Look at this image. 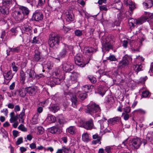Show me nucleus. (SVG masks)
Returning a JSON list of instances; mask_svg holds the SVG:
<instances>
[{
  "label": "nucleus",
  "mask_w": 153,
  "mask_h": 153,
  "mask_svg": "<svg viewBox=\"0 0 153 153\" xmlns=\"http://www.w3.org/2000/svg\"><path fill=\"white\" fill-rule=\"evenodd\" d=\"M146 15L145 16L141 17L137 19L133 18L129 19H128V22L129 26L131 27H134L135 26V25H138L142 24L146 20L151 17L152 14L147 13H146Z\"/></svg>",
  "instance_id": "nucleus-1"
},
{
  "label": "nucleus",
  "mask_w": 153,
  "mask_h": 153,
  "mask_svg": "<svg viewBox=\"0 0 153 153\" xmlns=\"http://www.w3.org/2000/svg\"><path fill=\"white\" fill-rule=\"evenodd\" d=\"M85 112L89 114L93 117H97L100 116L101 109L98 105L93 103L88 106L85 110Z\"/></svg>",
  "instance_id": "nucleus-2"
},
{
  "label": "nucleus",
  "mask_w": 153,
  "mask_h": 153,
  "mask_svg": "<svg viewBox=\"0 0 153 153\" xmlns=\"http://www.w3.org/2000/svg\"><path fill=\"white\" fill-rule=\"evenodd\" d=\"M62 39L59 35L57 34L53 37H50L48 41V43L51 47L55 49L58 48L59 41L62 40Z\"/></svg>",
  "instance_id": "nucleus-3"
},
{
  "label": "nucleus",
  "mask_w": 153,
  "mask_h": 153,
  "mask_svg": "<svg viewBox=\"0 0 153 153\" xmlns=\"http://www.w3.org/2000/svg\"><path fill=\"white\" fill-rule=\"evenodd\" d=\"M132 60V58L131 56L125 55L122 60L119 62L117 65L118 68L122 69L127 66L128 65L129 62Z\"/></svg>",
  "instance_id": "nucleus-4"
},
{
  "label": "nucleus",
  "mask_w": 153,
  "mask_h": 153,
  "mask_svg": "<svg viewBox=\"0 0 153 153\" xmlns=\"http://www.w3.org/2000/svg\"><path fill=\"white\" fill-rule=\"evenodd\" d=\"M144 59L140 56H137L135 60L136 65L133 66L134 70L138 72L141 70Z\"/></svg>",
  "instance_id": "nucleus-5"
},
{
  "label": "nucleus",
  "mask_w": 153,
  "mask_h": 153,
  "mask_svg": "<svg viewBox=\"0 0 153 153\" xmlns=\"http://www.w3.org/2000/svg\"><path fill=\"white\" fill-rule=\"evenodd\" d=\"M56 76L51 78L50 80L48 82L49 84L51 87L56 84H59L63 80V79L60 78L59 74L55 72Z\"/></svg>",
  "instance_id": "nucleus-6"
},
{
  "label": "nucleus",
  "mask_w": 153,
  "mask_h": 153,
  "mask_svg": "<svg viewBox=\"0 0 153 153\" xmlns=\"http://www.w3.org/2000/svg\"><path fill=\"white\" fill-rule=\"evenodd\" d=\"M74 60L76 65L82 67H84L89 62H88L85 63L83 61L82 55L81 53H78L76 55L74 58Z\"/></svg>",
  "instance_id": "nucleus-7"
},
{
  "label": "nucleus",
  "mask_w": 153,
  "mask_h": 153,
  "mask_svg": "<svg viewBox=\"0 0 153 153\" xmlns=\"http://www.w3.org/2000/svg\"><path fill=\"white\" fill-rule=\"evenodd\" d=\"M12 16L18 23L22 22L25 18L24 14L20 11H15L12 13Z\"/></svg>",
  "instance_id": "nucleus-8"
},
{
  "label": "nucleus",
  "mask_w": 153,
  "mask_h": 153,
  "mask_svg": "<svg viewBox=\"0 0 153 153\" xmlns=\"http://www.w3.org/2000/svg\"><path fill=\"white\" fill-rule=\"evenodd\" d=\"M73 48L72 46L65 45L64 47L59 53V56L62 58L64 57L67 54L72 51Z\"/></svg>",
  "instance_id": "nucleus-9"
},
{
  "label": "nucleus",
  "mask_w": 153,
  "mask_h": 153,
  "mask_svg": "<svg viewBox=\"0 0 153 153\" xmlns=\"http://www.w3.org/2000/svg\"><path fill=\"white\" fill-rule=\"evenodd\" d=\"M112 40L107 38L105 39L102 43V49L108 51L110 49L113 48V45L111 44Z\"/></svg>",
  "instance_id": "nucleus-10"
},
{
  "label": "nucleus",
  "mask_w": 153,
  "mask_h": 153,
  "mask_svg": "<svg viewBox=\"0 0 153 153\" xmlns=\"http://www.w3.org/2000/svg\"><path fill=\"white\" fill-rule=\"evenodd\" d=\"M131 143L134 149H137L142 144V141L140 138H135L131 140Z\"/></svg>",
  "instance_id": "nucleus-11"
},
{
  "label": "nucleus",
  "mask_w": 153,
  "mask_h": 153,
  "mask_svg": "<svg viewBox=\"0 0 153 153\" xmlns=\"http://www.w3.org/2000/svg\"><path fill=\"white\" fill-rule=\"evenodd\" d=\"M26 73L29 76L28 79L30 82L33 81L34 79L36 78V76H38L36 75L34 71L32 69L27 70Z\"/></svg>",
  "instance_id": "nucleus-12"
},
{
  "label": "nucleus",
  "mask_w": 153,
  "mask_h": 153,
  "mask_svg": "<svg viewBox=\"0 0 153 153\" xmlns=\"http://www.w3.org/2000/svg\"><path fill=\"white\" fill-rule=\"evenodd\" d=\"M83 127L87 130H91L92 129L94 126L93 121L92 119H90L85 122L82 121L81 122Z\"/></svg>",
  "instance_id": "nucleus-13"
},
{
  "label": "nucleus",
  "mask_w": 153,
  "mask_h": 153,
  "mask_svg": "<svg viewBox=\"0 0 153 153\" xmlns=\"http://www.w3.org/2000/svg\"><path fill=\"white\" fill-rule=\"evenodd\" d=\"M74 66L69 62H64L62 65V68L66 72H69L73 69Z\"/></svg>",
  "instance_id": "nucleus-14"
},
{
  "label": "nucleus",
  "mask_w": 153,
  "mask_h": 153,
  "mask_svg": "<svg viewBox=\"0 0 153 153\" xmlns=\"http://www.w3.org/2000/svg\"><path fill=\"white\" fill-rule=\"evenodd\" d=\"M124 4L127 6H129V9L131 11L135 8V3L132 2L131 0H124Z\"/></svg>",
  "instance_id": "nucleus-15"
},
{
  "label": "nucleus",
  "mask_w": 153,
  "mask_h": 153,
  "mask_svg": "<svg viewBox=\"0 0 153 153\" xmlns=\"http://www.w3.org/2000/svg\"><path fill=\"white\" fill-rule=\"evenodd\" d=\"M19 9L20 10V11L24 14V16L25 17L26 16L27 17L30 12V10L28 8L24 6H20L19 7Z\"/></svg>",
  "instance_id": "nucleus-16"
},
{
  "label": "nucleus",
  "mask_w": 153,
  "mask_h": 153,
  "mask_svg": "<svg viewBox=\"0 0 153 153\" xmlns=\"http://www.w3.org/2000/svg\"><path fill=\"white\" fill-rule=\"evenodd\" d=\"M4 78L7 80H10L13 77V75L12 71L10 70L7 72H4L3 74Z\"/></svg>",
  "instance_id": "nucleus-17"
},
{
  "label": "nucleus",
  "mask_w": 153,
  "mask_h": 153,
  "mask_svg": "<svg viewBox=\"0 0 153 153\" xmlns=\"http://www.w3.org/2000/svg\"><path fill=\"white\" fill-rule=\"evenodd\" d=\"M57 117L60 127H62L64 124L66 123L64 117L62 114H59Z\"/></svg>",
  "instance_id": "nucleus-18"
},
{
  "label": "nucleus",
  "mask_w": 153,
  "mask_h": 153,
  "mask_svg": "<svg viewBox=\"0 0 153 153\" xmlns=\"http://www.w3.org/2000/svg\"><path fill=\"white\" fill-rule=\"evenodd\" d=\"M10 121L11 123H13L14 122L17 121L19 119V115L17 114L15 115L14 112L13 111L10 113Z\"/></svg>",
  "instance_id": "nucleus-19"
},
{
  "label": "nucleus",
  "mask_w": 153,
  "mask_h": 153,
  "mask_svg": "<svg viewBox=\"0 0 153 153\" xmlns=\"http://www.w3.org/2000/svg\"><path fill=\"white\" fill-rule=\"evenodd\" d=\"M79 75V74L76 72H74L71 73L70 75V80L71 82H76L77 79Z\"/></svg>",
  "instance_id": "nucleus-20"
},
{
  "label": "nucleus",
  "mask_w": 153,
  "mask_h": 153,
  "mask_svg": "<svg viewBox=\"0 0 153 153\" xmlns=\"http://www.w3.org/2000/svg\"><path fill=\"white\" fill-rule=\"evenodd\" d=\"M0 11L2 14L4 15H7L9 13L8 7L4 5L0 7Z\"/></svg>",
  "instance_id": "nucleus-21"
},
{
  "label": "nucleus",
  "mask_w": 153,
  "mask_h": 153,
  "mask_svg": "<svg viewBox=\"0 0 153 153\" xmlns=\"http://www.w3.org/2000/svg\"><path fill=\"white\" fill-rule=\"evenodd\" d=\"M71 100L72 102V105L73 106L74 108H76L78 104V102L76 97L75 95H72Z\"/></svg>",
  "instance_id": "nucleus-22"
},
{
  "label": "nucleus",
  "mask_w": 153,
  "mask_h": 153,
  "mask_svg": "<svg viewBox=\"0 0 153 153\" xmlns=\"http://www.w3.org/2000/svg\"><path fill=\"white\" fill-rule=\"evenodd\" d=\"M143 6L146 8L151 7L153 4L152 0H146L143 3Z\"/></svg>",
  "instance_id": "nucleus-23"
},
{
  "label": "nucleus",
  "mask_w": 153,
  "mask_h": 153,
  "mask_svg": "<svg viewBox=\"0 0 153 153\" xmlns=\"http://www.w3.org/2000/svg\"><path fill=\"white\" fill-rule=\"evenodd\" d=\"M65 18L67 21L69 22L73 21L74 19L73 14L69 12H68V13L66 14Z\"/></svg>",
  "instance_id": "nucleus-24"
},
{
  "label": "nucleus",
  "mask_w": 153,
  "mask_h": 153,
  "mask_svg": "<svg viewBox=\"0 0 153 153\" xmlns=\"http://www.w3.org/2000/svg\"><path fill=\"white\" fill-rule=\"evenodd\" d=\"M46 120L48 123L50 124L55 122L56 118L54 116L51 114H49Z\"/></svg>",
  "instance_id": "nucleus-25"
},
{
  "label": "nucleus",
  "mask_w": 153,
  "mask_h": 153,
  "mask_svg": "<svg viewBox=\"0 0 153 153\" xmlns=\"http://www.w3.org/2000/svg\"><path fill=\"white\" fill-rule=\"evenodd\" d=\"M27 93L30 95H33L35 94L36 89L33 87H28L26 88Z\"/></svg>",
  "instance_id": "nucleus-26"
},
{
  "label": "nucleus",
  "mask_w": 153,
  "mask_h": 153,
  "mask_svg": "<svg viewBox=\"0 0 153 153\" xmlns=\"http://www.w3.org/2000/svg\"><path fill=\"white\" fill-rule=\"evenodd\" d=\"M138 40L140 43L141 45H142V43L143 41H144L146 39L145 36L142 33H139L137 35Z\"/></svg>",
  "instance_id": "nucleus-27"
},
{
  "label": "nucleus",
  "mask_w": 153,
  "mask_h": 153,
  "mask_svg": "<svg viewBox=\"0 0 153 153\" xmlns=\"http://www.w3.org/2000/svg\"><path fill=\"white\" fill-rule=\"evenodd\" d=\"M82 139L83 141L86 142H88L90 140L89 136L87 133H85L82 134Z\"/></svg>",
  "instance_id": "nucleus-28"
},
{
  "label": "nucleus",
  "mask_w": 153,
  "mask_h": 153,
  "mask_svg": "<svg viewBox=\"0 0 153 153\" xmlns=\"http://www.w3.org/2000/svg\"><path fill=\"white\" fill-rule=\"evenodd\" d=\"M42 135V136L40 137V138L43 140H45V137L44 134V129L42 126H39V135Z\"/></svg>",
  "instance_id": "nucleus-29"
},
{
  "label": "nucleus",
  "mask_w": 153,
  "mask_h": 153,
  "mask_svg": "<svg viewBox=\"0 0 153 153\" xmlns=\"http://www.w3.org/2000/svg\"><path fill=\"white\" fill-rule=\"evenodd\" d=\"M18 92L19 94L22 97H24L27 93L26 88L21 89Z\"/></svg>",
  "instance_id": "nucleus-30"
},
{
  "label": "nucleus",
  "mask_w": 153,
  "mask_h": 153,
  "mask_svg": "<svg viewBox=\"0 0 153 153\" xmlns=\"http://www.w3.org/2000/svg\"><path fill=\"white\" fill-rule=\"evenodd\" d=\"M98 93L100 94L103 96L105 94L106 90L105 89L103 86L100 85L99 86L98 88Z\"/></svg>",
  "instance_id": "nucleus-31"
},
{
  "label": "nucleus",
  "mask_w": 153,
  "mask_h": 153,
  "mask_svg": "<svg viewBox=\"0 0 153 153\" xmlns=\"http://www.w3.org/2000/svg\"><path fill=\"white\" fill-rule=\"evenodd\" d=\"M22 29L26 32L30 33L32 31V27L27 24L24 25Z\"/></svg>",
  "instance_id": "nucleus-32"
},
{
  "label": "nucleus",
  "mask_w": 153,
  "mask_h": 153,
  "mask_svg": "<svg viewBox=\"0 0 153 153\" xmlns=\"http://www.w3.org/2000/svg\"><path fill=\"white\" fill-rule=\"evenodd\" d=\"M25 109L24 108L23 109L22 112L20 113V114L19 115V118H20L19 119V121H21V122L22 123H23L24 121V120L23 118L24 116L25 115Z\"/></svg>",
  "instance_id": "nucleus-33"
},
{
  "label": "nucleus",
  "mask_w": 153,
  "mask_h": 153,
  "mask_svg": "<svg viewBox=\"0 0 153 153\" xmlns=\"http://www.w3.org/2000/svg\"><path fill=\"white\" fill-rule=\"evenodd\" d=\"M49 108L51 111L53 112L57 111L59 109V107L56 105H52L51 106L49 107Z\"/></svg>",
  "instance_id": "nucleus-34"
},
{
  "label": "nucleus",
  "mask_w": 153,
  "mask_h": 153,
  "mask_svg": "<svg viewBox=\"0 0 153 153\" xmlns=\"http://www.w3.org/2000/svg\"><path fill=\"white\" fill-rule=\"evenodd\" d=\"M10 52L13 53H19L20 52V49L19 47H17L14 48H9Z\"/></svg>",
  "instance_id": "nucleus-35"
},
{
  "label": "nucleus",
  "mask_w": 153,
  "mask_h": 153,
  "mask_svg": "<svg viewBox=\"0 0 153 153\" xmlns=\"http://www.w3.org/2000/svg\"><path fill=\"white\" fill-rule=\"evenodd\" d=\"M59 130V129L57 127L55 126L52 127L49 129V131L52 134H55Z\"/></svg>",
  "instance_id": "nucleus-36"
},
{
  "label": "nucleus",
  "mask_w": 153,
  "mask_h": 153,
  "mask_svg": "<svg viewBox=\"0 0 153 153\" xmlns=\"http://www.w3.org/2000/svg\"><path fill=\"white\" fill-rule=\"evenodd\" d=\"M12 0H3V5L9 7L12 5Z\"/></svg>",
  "instance_id": "nucleus-37"
},
{
  "label": "nucleus",
  "mask_w": 153,
  "mask_h": 153,
  "mask_svg": "<svg viewBox=\"0 0 153 153\" xmlns=\"http://www.w3.org/2000/svg\"><path fill=\"white\" fill-rule=\"evenodd\" d=\"M75 127L74 126H70L68 129V132L72 134L75 133Z\"/></svg>",
  "instance_id": "nucleus-38"
},
{
  "label": "nucleus",
  "mask_w": 153,
  "mask_h": 153,
  "mask_svg": "<svg viewBox=\"0 0 153 153\" xmlns=\"http://www.w3.org/2000/svg\"><path fill=\"white\" fill-rule=\"evenodd\" d=\"M87 94L85 93H80L78 96L79 98L81 100H84L86 97Z\"/></svg>",
  "instance_id": "nucleus-39"
},
{
  "label": "nucleus",
  "mask_w": 153,
  "mask_h": 153,
  "mask_svg": "<svg viewBox=\"0 0 153 153\" xmlns=\"http://www.w3.org/2000/svg\"><path fill=\"white\" fill-rule=\"evenodd\" d=\"M26 78L25 74L23 71H20V79L24 83Z\"/></svg>",
  "instance_id": "nucleus-40"
},
{
  "label": "nucleus",
  "mask_w": 153,
  "mask_h": 153,
  "mask_svg": "<svg viewBox=\"0 0 153 153\" xmlns=\"http://www.w3.org/2000/svg\"><path fill=\"white\" fill-rule=\"evenodd\" d=\"M91 85H85L83 87L82 89L85 91V93H87L88 92V90H91Z\"/></svg>",
  "instance_id": "nucleus-41"
},
{
  "label": "nucleus",
  "mask_w": 153,
  "mask_h": 153,
  "mask_svg": "<svg viewBox=\"0 0 153 153\" xmlns=\"http://www.w3.org/2000/svg\"><path fill=\"white\" fill-rule=\"evenodd\" d=\"M53 64L51 61H48L46 65V66L48 70L51 69L53 67Z\"/></svg>",
  "instance_id": "nucleus-42"
},
{
  "label": "nucleus",
  "mask_w": 153,
  "mask_h": 153,
  "mask_svg": "<svg viewBox=\"0 0 153 153\" xmlns=\"http://www.w3.org/2000/svg\"><path fill=\"white\" fill-rule=\"evenodd\" d=\"M38 114L35 115L33 117L32 120V123L33 124H36L38 123Z\"/></svg>",
  "instance_id": "nucleus-43"
},
{
  "label": "nucleus",
  "mask_w": 153,
  "mask_h": 153,
  "mask_svg": "<svg viewBox=\"0 0 153 153\" xmlns=\"http://www.w3.org/2000/svg\"><path fill=\"white\" fill-rule=\"evenodd\" d=\"M18 128L23 132H26L27 131V128L25 127L22 124H20L18 127Z\"/></svg>",
  "instance_id": "nucleus-44"
},
{
  "label": "nucleus",
  "mask_w": 153,
  "mask_h": 153,
  "mask_svg": "<svg viewBox=\"0 0 153 153\" xmlns=\"http://www.w3.org/2000/svg\"><path fill=\"white\" fill-rule=\"evenodd\" d=\"M84 49L86 53H91L94 51V49L92 47H85Z\"/></svg>",
  "instance_id": "nucleus-45"
},
{
  "label": "nucleus",
  "mask_w": 153,
  "mask_h": 153,
  "mask_svg": "<svg viewBox=\"0 0 153 153\" xmlns=\"http://www.w3.org/2000/svg\"><path fill=\"white\" fill-rule=\"evenodd\" d=\"M120 120V117H117L109 119V121L112 123H115L117 122H118Z\"/></svg>",
  "instance_id": "nucleus-46"
},
{
  "label": "nucleus",
  "mask_w": 153,
  "mask_h": 153,
  "mask_svg": "<svg viewBox=\"0 0 153 153\" xmlns=\"http://www.w3.org/2000/svg\"><path fill=\"white\" fill-rule=\"evenodd\" d=\"M107 60L111 61H115L117 60V59L114 55H110L107 58Z\"/></svg>",
  "instance_id": "nucleus-47"
},
{
  "label": "nucleus",
  "mask_w": 153,
  "mask_h": 153,
  "mask_svg": "<svg viewBox=\"0 0 153 153\" xmlns=\"http://www.w3.org/2000/svg\"><path fill=\"white\" fill-rule=\"evenodd\" d=\"M32 18L33 20L38 21V12H36L34 13L33 14Z\"/></svg>",
  "instance_id": "nucleus-48"
},
{
  "label": "nucleus",
  "mask_w": 153,
  "mask_h": 153,
  "mask_svg": "<svg viewBox=\"0 0 153 153\" xmlns=\"http://www.w3.org/2000/svg\"><path fill=\"white\" fill-rule=\"evenodd\" d=\"M11 66L13 68V71L15 72H16L18 70L19 68L18 67L15 65V62H13L12 63Z\"/></svg>",
  "instance_id": "nucleus-49"
},
{
  "label": "nucleus",
  "mask_w": 153,
  "mask_h": 153,
  "mask_svg": "<svg viewBox=\"0 0 153 153\" xmlns=\"http://www.w3.org/2000/svg\"><path fill=\"white\" fill-rule=\"evenodd\" d=\"M88 77L91 82L94 83L96 82V78L94 76L89 75L88 76Z\"/></svg>",
  "instance_id": "nucleus-50"
},
{
  "label": "nucleus",
  "mask_w": 153,
  "mask_h": 153,
  "mask_svg": "<svg viewBox=\"0 0 153 153\" xmlns=\"http://www.w3.org/2000/svg\"><path fill=\"white\" fill-rule=\"evenodd\" d=\"M38 51L37 50L35 51V54L34 56L33 60L36 61H38Z\"/></svg>",
  "instance_id": "nucleus-51"
},
{
  "label": "nucleus",
  "mask_w": 153,
  "mask_h": 153,
  "mask_svg": "<svg viewBox=\"0 0 153 153\" xmlns=\"http://www.w3.org/2000/svg\"><path fill=\"white\" fill-rule=\"evenodd\" d=\"M128 143L127 139H126L124 141H123L122 144H121L120 145L121 147L124 148H126L127 147V144Z\"/></svg>",
  "instance_id": "nucleus-52"
},
{
  "label": "nucleus",
  "mask_w": 153,
  "mask_h": 153,
  "mask_svg": "<svg viewBox=\"0 0 153 153\" xmlns=\"http://www.w3.org/2000/svg\"><path fill=\"white\" fill-rule=\"evenodd\" d=\"M149 92L148 91H144L142 93V96L143 97H146L148 96Z\"/></svg>",
  "instance_id": "nucleus-53"
},
{
  "label": "nucleus",
  "mask_w": 153,
  "mask_h": 153,
  "mask_svg": "<svg viewBox=\"0 0 153 153\" xmlns=\"http://www.w3.org/2000/svg\"><path fill=\"white\" fill-rule=\"evenodd\" d=\"M147 77L146 76L144 77H141L139 81V82L141 83H144L145 81L147 79Z\"/></svg>",
  "instance_id": "nucleus-54"
},
{
  "label": "nucleus",
  "mask_w": 153,
  "mask_h": 153,
  "mask_svg": "<svg viewBox=\"0 0 153 153\" xmlns=\"http://www.w3.org/2000/svg\"><path fill=\"white\" fill-rule=\"evenodd\" d=\"M115 6H116V8L119 10H120L122 7V3L120 2L119 3H116Z\"/></svg>",
  "instance_id": "nucleus-55"
},
{
  "label": "nucleus",
  "mask_w": 153,
  "mask_h": 153,
  "mask_svg": "<svg viewBox=\"0 0 153 153\" xmlns=\"http://www.w3.org/2000/svg\"><path fill=\"white\" fill-rule=\"evenodd\" d=\"M123 110L125 113H128L130 112L131 109L129 107H126L125 108H123Z\"/></svg>",
  "instance_id": "nucleus-56"
},
{
  "label": "nucleus",
  "mask_w": 153,
  "mask_h": 153,
  "mask_svg": "<svg viewBox=\"0 0 153 153\" xmlns=\"http://www.w3.org/2000/svg\"><path fill=\"white\" fill-rule=\"evenodd\" d=\"M101 140V138H99L98 139L93 141L92 142V143L94 144H96L97 143H98L99 144H101V142H100V140Z\"/></svg>",
  "instance_id": "nucleus-57"
},
{
  "label": "nucleus",
  "mask_w": 153,
  "mask_h": 153,
  "mask_svg": "<svg viewBox=\"0 0 153 153\" xmlns=\"http://www.w3.org/2000/svg\"><path fill=\"white\" fill-rule=\"evenodd\" d=\"M75 33L76 36H80L82 35V31L80 30H76L75 31Z\"/></svg>",
  "instance_id": "nucleus-58"
},
{
  "label": "nucleus",
  "mask_w": 153,
  "mask_h": 153,
  "mask_svg": "<svg viewBox=\"0 0 153 153\" xmlns=\"http://www.w3.org/2000/svg\"><path fill=\"white\" fill-rule=\"evenodd\" d=\"M112 148L110 146H107L105 147V153H111V149Z\"/></svg>",
  "instance_id": "nucleus-59"
},
{
  "label": "nucleus",
  "mask_w": 153,
  "mask_h": 153,
  "mask_svg": "<svg viewBox=\"0 0 153 153\" xmlns=\"http://www.w3.org/2000/svg\"><path fill=\"white\" fill-rule=\"evenodd\" d=\"M62 151L64 152L65 153H68L69 149L68 148H67L65 147V146H63L62 147Z\"/></svg>",
  "instance_id": "nucleus-60"
},
{
  "label": "nucleus",
  "mask_w": 153,
  "mask_h": 153,
  "mask_svg": "<svg viewBox=\"0 0 153 153\" xmlns=\"http://www.w3.org/2000/svg\"><path fill=\"white\" fill-rule=\"evenodd\" d=\"M100 9L101 10L106 11L107 10V7L105 5H102L100 6Z\"/></svg>",
  "instance_id": "nucleus-61"
},
{
  "label": "nucleus",
  "mask_w": 153,
  "mask_h": 153,
  "mask_svg": "<svg viewBox=\"0 0 153 153\" xmlns=\"http://www.w3.org/2000/svg\"><path fill=\"white\" fill-rule=\"evenodd\" d=\"M20 108L19 106L18 105H16L15 107L14 110L15 111L16 113L17 111H20Z\"/></svg>",
  "instance_id": "nucleus-62"
},
{
  "label": "nucleus",
  "mask_w": 153,
  "mask_h": 153,
  "mask_svg": "<svg viewBox=\"0 0 153 153\" xmlns=\"http://www.w3.org/2000/svg\"><path fill=\"white\" fill-rule=\"evenodd\" d=\"M23 142L22 138L20 137L19 138L17 141L16 144L17 145H19L22 143Z\"/></svg>",
  "instance_id": "nucleus-63"
},
{
  "label": "nucleus",
  "mask_w": 153,
  "mask_h": 153,
  "mask_svg": "<svg viewBox=\"0 0 153 153\" xmlns=\"http://www.w3.org/2000/svg\"><path fill=\"white\" fill-rule=\"evenodd\" d=\"M77 3L80 4L82 6H83L85 4V2L83 0H78Z\"/></svg>",
  "instance_id": "nucleus-64"
}]
</instances>
